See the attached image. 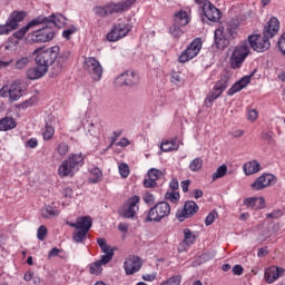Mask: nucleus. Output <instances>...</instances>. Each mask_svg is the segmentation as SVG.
<instances>
[{
  "label": "nucleus",
  "instance_id": "nucleus-1",
  "mask_svg": "<svg viewBox=\"0 0 285 285\" xmlns=\"http://www.w3.org/2000/svg\"><path fill=\"white\" fill-rule=\"evenodd\" d=\"M250 48L254 52H266V50L271 48V40L262 35L248 36V42L245 41L235 47L232 53L230 66L234 70L242 68V63H244V61H246V57L250 55Z\"/></svg>",
  "mask_w": 285,
  "mask_h": 285
},
{
  "label": "nucleus",
  "instance_id": "nucleus-2",
  "mask_svg": "<svg viewBox=\"0 0 285 285\" xmlns=\"http://www.w3.org/2000/svg\"><path fill=\"white\" fill-rule=\"evenodd\" d=\"M59 46H53L51 48L36 49L32 55H36V65L42 66L48 71V68L52 66V75L57 77L63 70V66H66V61L70 59V51L60 52Z\"/></svg>",
  "mask_w": 285,
  "mask_h": 285
},
{
  "label": "nucleus",
  "instance_id": "nucleus-3",
  "mask_svg": "<svg viewBox=\"0 0 285 285\" xmlns=\"http://www.w3.org/2000/svg\"><path fill=\"white\" fill-rule=\"evenodd\" d=\"M66 21L67 19L63 17V14H60V13L51 14L50 17L39 16L32 19L29 23H27L20 30L16 31L13 33V37H16V39H23V37H26L30 28H35V26H41V23H46V24L53 23L56 28H63V24L66 23Z\"/></svg>",
  "mask_w": 285,
  "mask_h": 285
},
{
  "label": "nucleus",
  "instance_id": "nucleus-4",
  "mask_svg": "<svg viewBox=\"0 0 285 285\" xmlns=\"http://www.w3.org/2000/svg\"><path fill=\"white\" fill-rule=\"evenodd\" d=\"M83 154H71L58 167L59 177H75V173L83 166Z\"/></svg>",
  "mask_w": 285,
  "mask_h": 285
},
{
  "label": "nucleus",
  "instance_id": "nucleus-5",
  "mask_svg": "<svg viewBox=\"0 0 285 285\" xmlns=\"http://www.w3.org/2000/svg\"><path fill=\"white\" fill-rule=\"evenodd\" d=\"M134 1L132 0H125L118 3H109L104 7L98 6L94 8V13L97 17H108V14H115L119 12H126L130 10V7L132 6Z\"/></svg>",
  "mask_w": 285,
  "mask_h": 285
},
{
  "label": "nucleus",
  "instance_id": "nucleus-6",
  "mask_svg": "<svg viewBox=\"0 0 285 285\" xmlns=\"http://www.w3.org/2000/svg\"><path fill=\"white\" fill-rule=\"evenodd\" d=\"M139 204H141V198L139 196L135 195L129 197L118 210L120 217H124L125 219H135L139 213Z\"/></svg>",
  "mask_w": 285,
  "mask_h": 285
},
{
  "label": "nucleus",
  "instance_id": "nucleus-7",
  "mask_svg": "<svg viewBox=\"0 0 285 285\" xmlns=\"http://www.w3.org/2000/svg\"><path fill=\"white\" fill-rule=\"evenodd\" d=\"M230 39H233V27H230V24L219 27L214 32V41L218 50L228 48V46H230Z\"/></svg>",
  "mask_w": 285,
  "mask_h": 285
},
{
  "label": "nucleus",
  "instance_id": "nucleus-8",
  "mask_svg": "<svg viewBox=\"0 0 285 285\" xmlns=\"http://www.w3.org/2000/svg\"><path fill=\"white\" fill-rule=\"evenodd\" d=\"M170 215V204L168 202H159L151 207L146 217V222L159 223L161 219H166Z\"/></svg>",
  "mask_w": 285,
  "mask_h": 285
},
{
  "label": "nucleus",
  "instance_id": "nucleus-9",
  "mask_svg": "<svg viewBox=\"0 0 285 285\" xmlns=\"http://www.w3.org/2000/svg\"><path fill=\"white\" fill-rule=\"evenodd\" d=\"M228 86H230V79L228 78V76L222 77L220 80L215 85L213 90L207 95L205 99V106L207 108H210L213 106V101H215V99H219V97H222V94L224 92V90H226V88H228Z\"/></svg>",
  "mask_w": 285,
  "mask_h": 285
},
{
  "label": "nucleus",
  "instance_id": "nucleus-10",
  "mask_svg": "<svg viewBox=\"0 0 285 285\" xmlns=\"http://www.w3.org/2000/svg\"><path fill=\"white\" fill-rule=\"evenodd\" d=\"M188 23H190L188 13L186 11H179L175 14L174 24L169 28V33L175 39H178L181 37V35H184V30H181V28H184V26H188Z\"/></svg>",
  "mask_w": 285,
  "mask_h": 285
},
{
  "label": "nucleus",
  "instance_id": "nucleus-11",
  "mask_svg": "<svg viewBox=\"0 0 285 285\" xmlns=\"http://www.w3.org/2000/svg\"><path fill=\"white\" fill-rule=\"evenodd\" d=\"M83 68L94 81H101V77L104 75V67H101L99 60L94 57L86 58L83 62Z\"/></svg>",
  "mask_w": 285,
  "mask_h": 285
},
{
  "label": "nucleus",
  "instance_id": "nucleus-12",
  "mask_svg": "<svg viewBox=\"0 0 285 285\" xmlns=\"http://www.w3.org/2000/svg\"><path fill=\"white\" fill-rule=\"evenodd\" d=\"M202 51V39L196 38L191 43L180 53L178 57L179 63H187L191 59H195Z\"/></svg>",
  "mask_w": 285,
  "mask_h": 285
},
{
  "label": "nucleus",
  "instance_id": "nucleus-13",
  "mask_svg": "<svg viewBox=\"0 0 285 285\" xmlns=\"http://www.w3.org/2000/svg\"><path fill=\"white\" fill-rule=\"evenodd\" d=\"M130 30H132L130 24L126 22H117L116 24H114L110 32L107 33V41H119V39H124V37H127Z\"/></svg>",
  "mask_w": 285,
  "mask_h": 285
},
{
  "label": "nucleus",
  "instance_id": "nucleus-14",
  "mask_svg": "<svg viewBox=\"0 0 285 285\" xmlns=\"http://www.w3.org/2000/svg\"><path fill=\"white\" fill-rule=\"evenodd\" d=\"M55 38V31L52 28L46 26L41 29H38L29 35L30 41L32 43H47V41H52Z\"/></svg>",
  "mask_w": 285,
  "mask_h": 285
},
{
  "label": "nucleus",
  "instance_id": "nucleus-15",
  "mask_svg": "<svg viewBox=\"0 0 285 285\" xmlns=\"http://www.w3.org/2000/svg\"><path fill=\"white\" fill-rule=\"evenodd\" d=\"M141 266V258L138 256L131 255L125 259L124 268L126 275H135V273H139Z\"/></svg>",
  "mask_w": 285,
  "mask_h": 285
},
{
  "label": "nucleus",
  "instance_id": "nucleus-16",
  "mask_svg": "<svg viewBox=\"0 0 285 285\" xmlns=\"http://www.w3.org/2000/svg\"><path fill=\"white\" fill-rule=\"evenodd\" d=\"M203 12L208 21H213V23H217V21L222 19V11H219V9L208 0H205L203 4Z\"/></svg>",
  "mask_w": 285,
  "mask_h": 285
},
{
  "label": "nucleus",
  "instance_id": "nucleus-17",
  "mask_svg": "<svg viewBox=\"0 0 285 285\" xmlns=\"http://www.w3.org/2000/svg\"><path fill=\"white\" fill-rule=\"evenodd\" d=\"M198 210L199 206H197V203L188 200L185 203L184 208L176 214V217L179 222H184L185 219L193 217V215H195Z\"/></svg>",
  "mask_w": 285,
  "mask_h": 285
},
{
  "label": "nucleus",
  "instance_id": "nucleus-18",
  "mask_svg": "<svg viewBox=\"0 0 285 285\" xmlns=\"http://www.w3.org/2000/svg\"><path fill=\"white\" fill-rule=\"evenodd\" d=\"M97 244L104 253L100 257L101 262L104 264H110V262H112V257H115V249L106 243V238H98Z\"/></svg>",
  "mask_w": 285,
  "mask_h": 285
},
{
  "label": "nucleus",
  "instance_id": "nucleus-19",
  "mask_svg": "<svg viewBox=\"0 0 285 285\" xmlns=\"http://www.w3.org/2000/svg\"><path fill=\"white\" fill-rule=\"evenodd\" d=\"M275 184V176L272 174H264L256 178V180L250 185L253 190H264L267 186Z\"/></svg>",
  "mask_w": 285,
  "mask_h": 285
},
{
  "label": "nucleus",
  "instance_id": "nucleus-20",
  "mask_svg": "<svg viewBox=\"0 0 285 285\" xmlns=\"http://www.w3.org/2000/svg\"><path fill=\"white\" fill-rule=\"evenodd\" d=\"M137 81L138 78L135 71H125L116 78L115 83L116 86H135Z\"/></svg>",
  "mask_w": 285,
  "mask_h": 285
},
{
  "label": "nucleus",
  "instance_id": "nucleus-21",
  "mask_svg": "<svg viewBox=\"0 0 285 285\" xmlns=\"http://www.w3.org/2000/svg\"><path fill=\"white\" fill-rule=\"evenodd\" d=\"M277 32H279V20H277V18H271L267 26L264 28L263 36L271 40Z\"/></svg>",
  "mask_w": 285,
  "mask_h": 285
},
{
  "label": "nucleus",
  "instance_id": "nucleus-22",
  "mask_svg": "<svg viewBox=\"0 0 285 285\" xmlns=\"http://www.w3.org/2000/svg\"><path fill=\"white\" fill-rule=\"evenodd\" d=\"M252 77H253V75L244 76L240 80H238L236 83H234L227 90V95L229 97H233V95H236V92H239V91L244 90V88H246V86H248V83H250Z\"/></svg>",
  "mask_w": 285,
  "mask_h": 285
},
{
  "label": "nucleus",
  "instance_id": "nucleus-23",
  "mask_svg": "<svg viewBox=\"0 0 285 285\" xmlns=\"http://www.w3.org/2000/svg\"><path fill=\"white\" fill-rule=\"evenodd\" d=\"M284 275V268L282 267H268L265 271V279L267 284H273L274 282H277L279 277Z\"/></svg>",
  "mask_w": 285,
  "mask_h": 285
},
{
  "label": "nucleus",
  "instance_id": "nucleus-24",
  "mask_svg": "<svg viewBox=\"0 0 285 285\" xmlns=\"http://www.w3.org/2000/svg\"><path fill=\"white\" fill-rule=\"evenodd\" d=\"M71 228H77V230H90L92 228V218L90 216H83L77 219L76 223L69 224Z\"/></svg>",
  "mask_w": 285,
  "mask_h": 285
},
{
  "label": "nucleus",
  "instance_id": "nucleus-25",
  "mask_svg": "<svg viewBox=\"0 0 285 285\" xmlns=\"http://www.w3.org/2000/svg\"><path fill=\"white\" fill-rule=\"evenodd\" d=\"M48 70L42 65H37V67L29 68L27 70V77L35 81L36 79H41V77H46Z\"/></svg>",
  "mask_w": 285,
  "mask_h": 285
},
{
  "label": "nucleus",
  "instance_id": "nucleus-26",
  "mask_svg": "<svg viewBox=\"0 0 285 285\" xmlns=\"http://www.w3.org/2000/svg\"><path fill=\"white\" fill-rule=\"evenodd\" d=\"M60 213L57 207L51 205H45L40 210V215L43 219H55V217H59Z\"/></svg>",
  "mask_w": 285,
  "mask_h": 285
},
{
  "label": "nucleus",
  "instance_id": "nucleus-27",
  "mask_svg": "<svg viewBox=\"0 0 285 285\" xmlns=\"http://www.w3.org/2000/svg\"><path fill=\"white\" fill-rule=\"evenodd\" d=\"M26 19V12L23 11H13L10 13L9 18L7 19V21L9 23H12L13 27L19 28V23H21V21H23Z\"/></svg>",
  "mask_w": 285,
  "mask_h": 285
},
{
  "label": "nucleus",
  "instance_id": "nucleus-28",
  "mask_svg": "<svg viewBox=\"0 0 285 285\" xmlns=\"http://www.w3.org/2000/svg\"><path fill=\"white\" fill-rule=\"evenodd\" d=\"M243 170L245 175H255V173H259V170H262V167L259 165V161L252 160L243 166Z\"/></svg>",
  "mask_w": 285,
  "mask_h": 285
},
{
  "label": "nucleus",
  "instance_id": "nucleus-29",
  "mask_svg": "<svg viewBox=\"0 0 285 285\" xmlns=\"http://www.w3.org/2000/svg\"><path fill=\"white\" fill-rule=\"evenodd\" d=\"M9 99L10 101H19L21 99V87L17 83H12L9 87Z\"/></svg>",
  "mask_w": 285,
  "mask_h": 285
},
{
  "label": "nucleus",
  "instance_id": "nucleus-30",
  "mask_svg": "<svg viewBox=\"0 0 285 285\" xmlns=\"http://www.w3.org/2000/svg\"><path fill=\"white\" fill-rule=\"evenodd\" d=\"M17 127V122H14V119L10 117H4L0 119V131H7L12 130V128Z\"/></svg>",
  "mask_w": 285,
  "mask_h": 285
},
{
  "label": "nucleus",
  "instance_id": "nucleus-31",
  "mask_svg": "<svg viewBox=\"0 0 285 285\" xmlns=\"http://www.w3.org/2000/svg\"><path fill=\"white\" fill-rule=\"evenodd\" d=\"M104 174L101 173V169H99V167H95L90 170L89 184H99Z\"/></svg>",
  "mask_w": 285,
  "mask_h": 285
},
{
  "label": "nucleus",
  "instance_id": "nucleus-32",
  "mask_svg": "<svg viewBox=\"0 0 285 285\" xmlns=\"http://www.w3.org/2000/svg\"><path fill=\"white\" fill-rule=\"evenodd\" d=\"M106 264L108 263L101 262V258L99 261H96L95 263L89 265V273L91 275H100L101 271H104L101 266H106Z\"/></svg>",
  "mask_w": 285,
  "mask_h": 285
},
{
  "label": "nucleus",
  "instance_id": "nucleus-33",
  "mask_svg": "<svg viewBox=\"0 0 285 285\" xmlns=\"http://www.w3.org/2000/svg\"><path fill=\"white\" fill-rule=\"evenodd\" d=\"M45 141H50L52 137H55V127H52V124L46 122L45 131L42 134Z\"/></svg>",
  "mask_w": 285,
  "mask_h": 285
},
{
  "label": "nucleus",
  "instance_id": "nucleus-34",
  "mask_svg": "<svg viewBox=\"0 0 285 285\" xmlns=\"http://www.w3.org/2000/svg\"><path fill=\"white\" fill-rule=\"evenodd\" d=\"M226 173H228V167L226 165H220L216 171L213 174L212 179L215 181V179H222V177L226 176Z\"/></svg>",
  "mask_w": 285,
  "mask_h": 285
},
{
  "label": "nucleus",
  "instance_id": "nucleus-35",
  "mask_svg": "<svg viewBox=\"0 0 285 285\" xmlns=\"http://www.w3.org/2000/svg\"><path fill=\"white\" fill-rule=\"evenodd\" d=\"M179 191H167L165 194L166 202H170L171 204H179Z\"/></svg>",
  "mask_w": 285,
  "mask_h": 285
},
{
  "label": "nucleus",
  "instance_id": "nucleus-36",
  "mask_svg": "<svg viewBox=\"0 0 285 285\" xmlns=\"http://www.w3.org/2000/svg\"><path fill=\"white\" fill-rule=\"evenodd\" d=\"M202 166H204V160L202 158H195L189 164V170L197 173V170H202Z\"/></svg>",
  "mask_w": 285,
  "mask_h": 285
},
{
  "label": "nucleus",
  "instance_id": "nucleus-37",
  "mask_svg": "<svg viewBox=\"0 0 285 285\" xmlns=\"http://www.w3.org/2000/svg\"><path fill=\"white\" fill-rule=\"evenodd\" d=\"M13 30H17L13 23L6 21L4 24H0V35H10Z\"/></svg>",
  "mask_w": 285,
  "mask_h": 285
},
{
  "label": "nucleus",
  "instance_id": "nucleus-38",
  "mask_svg": "<svg viewBox=\"0 0 285 285\" xmlns=\"http://www.w3.org/2000/svg\"><path fill=\"white\" fill-rule=\"evenodd\" d=\"M147 176L154 179V181H158V179H161V177H164V171L157 168H151L148 170Z\"/></svg>",
  "mask_w": 285,
  "mask_h": 285
},
{
  "label": "nucleus",
  "instance_id": "nucleus-39",
  "mask_svg": "<svg viewBox=\"0 0 285 285\" xmlns=\"http://www.w3.org/2000/svg\"><path fill=\"white\" fill-rule=\"evenodd\" d=\"M86 235H88V232L80 229L73 233L72 239L73 242H76V244H82L83 240L86 239Z\"/></svg>",
  "mask_w": 285,
  "mask_h": 285
},
{
  "label": "nucleus",
  "instance_id": "nucleus-40",
  "mask_svg": "<svg viewBox=\"0 0 285 285\" xmlns=\"http://www.w3.org/2000/svg\"><path fill=\"white\" fill-rule=\"evenodd\" d=\"M29 63H30V58L22 57L16 61L14 68L16 70H23V68H26Z\"/></svg>",
  "mask_w": 285,
  "mask_h": 285
},
{
  "label": "nucleus",
  "instance_id": "nucleus-41",
  "mask_svg": "<svg viewBox=\"0 0 285 285\" xmlns=\"http://www.w3.org/2000/svg\"><path fill=\"white\" fill-rule=\"evenodd\" d=\"M184 244H186V246H191V244H195V236H193V232H190V229H184Z\"/></svg>",
  "mask_w": 285,
  "mask_h": 285
},
{
  "label": "nucleus",
  "instance_id": "nucleus-42",
  "mask_svg": "<svg viewBox=\"0 0 285 285\" xmlns=\"http://www.w3.org/2000/svg\"><path fill=\"white\" fill-rule=\"evenodd\" d=\"M56 150L60 157H65V155H68L70 147L66 142H60L58 144Z\"/></svg>",
  "mask_w": 285,
  "mask_h": 285
},
{
  "label": "nucleus",
  "instance_id": "nucleus-43",
  "mask_svg": "<svg viewBox=\"0 0 285 285\" xmlns=\"http://www.w3.org/2000/svg\"><path fill=\"white\" fill-rule=\"evenodd\" d=\"M118 170H119L120 177H122L124 179H126V177H128V175H130V167H128V164H126V163H121L118 166Z\"/></svg>",
  "mask_w": 285,
  "mask_h": 285
},
{
  "label": "nucleus",
  "instance_id": "nucleus-44",
  "mask_svg": "<svg viewBox=\"0 0 285 285\" xmlns=\"http://www.w3.org/2000/svg\"><path fill=\"white\" fill-rule=\"evenodd\" d=\"M160 150H163V153H170V150H177V145L173 141H166L160 145Z\"/></svg>",
  "mask_w": 285,
  "mask_h": 285
},
{
  "label": "nucleus",
  "instance_id": "nucleus-45",
  "mask_svg": "<svg viewBox=\"0 0 285 285\" xmlns=\"http://www.w3.org/2000/svg\"><path fill=\"white\" fill-rule=\"evenodd\" d=\"M87 132L91 136V137H97V135L99 134V126L96 125V122H90L87 127Z\"/></svg>",
  "mask_w": 285,
  "mask_h": 285
},
{
  "label": "nucleus",
  "instance_id": "nucleus-46",
  "mask_svg": "<svg viewBox=\"0 0 285 285\" xmlns=\"http://www.w3.org/2000/svg\"><path fill=\"white\" fill-rule=\"evenodd\" d=\"M245 206H247V208H253L255 210H257V197H250V198H246L244 200Z\"/></svg>",
  "mask_w": 285,
  "mask_h": 285
},
{
  "label": "nucleus",
  "instance_id": "nucleus-47",
  "mask_svg": "<svg viewBox=\"0 0 285 285\" xmlns=\"http://www.w3.org/2000/svg\"><path fill=\"white\" fill-rule=\"evenodd\" d=\"M46 235H48V228H46V226L41 225L39 228H38V232H37V237L40 242H43V239H46Z\"/></svg>",
  "mask_w": 285,
  "mask_h": 285
},
{
  "label": "nucleus",
  "instance_id": "nucleus-48",
  "mask_svg": "<svg viewBox=\"0 0 285 285\" xmlns=\"http://www.w3.org/2000/svg\"><path fill=\"white\" fill-rule=\"evenodd\" d=\"M215 219H217V212H210L205 219V226H212Z\"/></svg>",
  "mask_w": 285,
  "mask_h": 285
},
{
  "label": "nucleus",
  "instance_id": "nucleus-49",
  "mask_svg": "<svg viewBox=\"0 0 285 285\" xmlns=\"http://www.w3.org/2000/svg\"><path fill=\"white\" fill-rule=\"evenodd\" d=\"M284 213L281 209H276L272 213L266 214L267 219H279Z\"/></svg>",
  "mask_w": 285,
  "mask_h": 285
},
{
  "label": "nucleus",
  "instance_id": "nucleus-50",
  "mask_svg": "<svg viewBox=\"0 0 285 285\" xmlns=\"http://www.w3.org/2000/svg\"><path fill=\"white\" fill-rule=\"evenodd\" d=\"M142 202H145V204H147L148 206H150V204H155V195L150 193L144 194Z\"/></svg>",
  "mask_w": 285,
  "mask_h": 285
},
{
  "label": "nucleus",
  "instance_id": "nucleus-51",
  "mask_svg": "<svg viewBox=\"0 0 285 285\" xmlns=\"http://www.w3.org/2000/svg\"><path fill=\"white\" fill-rule=\"evenodd\" d=\"M257 117H259V114H257L256 109H249L247 112V119L248 121H257Z\"/></svg>",
  "mask_w": 285,
  "mask_h": 285
},
{
  "label": "nucleus",
  "instance_id": "nucleus-52",
  "mask_svg": "<svg viewBox=\"0 0 285 285\" xmlns=\"http://www.w3.org/2000/svg\"><path fill=\"white\" fill-rule=\"evenodd\" d=\"M144 186L145 188H155L157 186V180L148 177L147 179L144 180Z\"/></svg>",
  "mask_w": 285,
  "mask_h": 285
},
{
  "label": "nucleus",
  "instance_id": "nucleus-53",
  "mask_svg": "<svg viewBox=\"0 0 285 285\" xmlns=\"http://www.w3.org/2000/svg\"><path fill=\"white\" fill-rule=\"evenodd\" d=\"M142 279L145 282H155V279H157V272H153L151 274H144Z\"/></svg>",
  "mask_w": 285,
  "mask_h": 285
},
{
  "label": "nucleus",
  "instance_id": "nucleus-54",
  "mask_svg": "<svg viewBox=\"0 0 285 285\" xmlns=\"http://www.w3.org/2000/svg\"><path fill=\"white\" fill-rule=\"evenodd\" d=\"M26 146H27L28 148H37V146H39V141L37 140V138H30V139L27 141Z\"/></svg>",
  "mask_w": 285,
  "mask_h": 285
},
{
  "label": "nucleus",
  "instance_id": "nucleus-55",
  "mask_svg": "<svg viewBox=\"0 0 285 285\" xmlns=\"http://www.w3.org/2000/svg\"><path fill=\"white\" fill-rule=\"evenodd\" d=\"M75 32H76L75 28L67 29V30L62 31V37H63V39H70V37H72V35H75Z\"/></svg>",
  "mask_w": 285,
  "mask_h": 285
},
{
  "label": "nucleus",
  "instance_id": "nucleus-56",
  "mask_svg": "<svg viewBox=\"0 0 285 285\" xmlns=\"http://www.w3.org/2000/svg\"><path fill=\"white\" fill-rule=\"evenodd\" d=\"M234 275H243L244 274V267L242 265H235L233 267Z\"/></svg>",
  "mask_w": 285,
  "mask_h": 285
},
{
  "label": "nucleus",
  "instance_id": "nucleus-57",
  "mask_svg": "<svg viewBox=\"0 0 285 285\" xmlns=\"http://www.w3.org/2000/svg\"><path fill=\"white\" fill-rule=\"evenodd\" d=\"M169 188H171V191H175L177 188H179V181H177V178L170 180Z\"/></svg>",
  "mask_w": 285,
  "mask_h": 285
},
{
  "label": "nucleus",
  "instance_id": "nucleus-58",
  "mask_svg": "<svg viewBox=\"0 0 285 285\" xmlns=\"http://www.w3.org/2000/svg\"><path fill=\"white\" fill-rule=\"evenodd\" d=\"M0 97H10V87H2L0 89Z\"/></svg>",
  "mask_w": 285,
  "mask_h": 285
},
{
  "label": "nucleus",
  "instance_id": "nucleus-59",
  "mask_svg": "<svg viewBox=\"0 0 285 285\" xmlns=\"http://www.w3.org/2000/svg\"><path fill=\"white\" fill-rule=\"evenodd\" d=\"M59 253H61V249L53 247L48 254L49 259H51V257H57Z\"/></svg>",
  "mask_w": 285,
  "mask_h": 285
},
{
  "label": "nucleus",
  "instance_id": "nucleus-60",
  "mask_svg": "<svg viewBox=\"0 0 285 285\" xmlns=\"http://www.w3.org/2000/svg\"><path fill=\"white\" fill-rule=\"evenodd\" d=\"M183 193H188V188L190 186V180H183L180 183Z\"/></svg>",
  "mask_w": 285,
  "mask_h": 285
},
{
  "label": "nucleus",
  "instance_id": "nucleus-61",
  "mask_svg": "<svg viewBox=\"0 0 285 285\" xmlns=\"http://www.w3.org/2000/svg\"><path fill=\"white\" fill-rule=\"evenodd\" d=\"M264 204H265V200L263 197H261V198L256 197V210L264 208Z\"/></svg>",
  "mask_w": 285,
  "mask_h": 285
},
{
  "label": "nucleus",
  "instance_id": "nucleus-62",
  "mask_svg": "<svg viewBox=\"0 0 285 285\" xmlns=\"http://www.w3.org/2000/svg\"><path fill=\"white\" fill-rule=\"evenodd\" d=\"M117 146H120L121 148H126V146H130V140L128 138H121L119 142H117Z\"/></svg>",
  "mask_w": 285,
  "mask_h": 285
},
{
  "label": "nucleus",
  "instance_id": "nucleus-63",
  "mask_svg": "<svg viewBox=\"0 0 285 285\" xmlns=\"http://www.w3.org/2000/svg\"><path fill=\"white\" fill-rule=\"evenodd\" d=\"M62 195H63V197H72V195H73L72 188L65 187L63 191H62Z\"/></svg>",
  "mask_w": 285,
  "mask_h": 285
},
{
  "label": "nucleus",
  "instance_id": "nucleus-64",
  "mask_svg": "<svg viewBox=\"0 0 285 285\" xmlns=\"http://www.w3.org/2000/svg\"><path fill=\"white\" fill-rule=\"evenodd\" d=\"M243 135H244L243 129H235L234 131H232V137H235L236 139L239 137H243Z\"/></svg>",
  "mask_w": 285,
  "mask_h": 285
}]
</instances>
